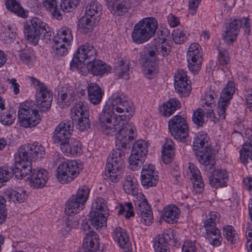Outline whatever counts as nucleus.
<instances>
[{
  "mask_svg": "<svg viewBox=\"0 0 252 252\" xmlns=\"http://www.w3.org/2000/svg\"><path fill=\"white\" fill-rule=\"evenodd\" d=\"M123 115H118L117 116L115 114L112 108L107 103L99 115V130L104 134L109 136L115 135L116 136L119 133L120 129H121L125 125L129 124L123 123L121 126L120 123L118 124L116 122L117 121H115L112 123V120L118 119V118H120L121 120L123 121Z\"/></svg>",
  "mask_w": 252,
  "mask_h": 252,
  "instance_id": "obj_6",
  "label": "nucleus"
},
{
  "mask_svg": "<svg viewBox=\"0 0 252 252\" xmlns=\"http://www.w3.org/2000/svg\"><path fill=\"white\" fill-rule=\"evenodd\" d=\"M112 236L115 243L120 248H127L130 245L127 231L120 226L114 228Z\"/></svg>",
  "mask_w": 252,
  "mask_h": 252,
  "instance_id": "obj_29",
  "label": "nucleus"
},
{
  "mask_svg": "<svg viewBox=\"0 0 252 252\" xmlns=\"http://www.w3.org/2000/svg\"><path fill=\"white\" fill-rule=\"evenodd\" d=\"M192 121L198 126H202L204 123V112L201 109L194 111L192 116Z\"/></svg>",
  "mask_w": 252,
  "mask_h": 252,
  "instance_id": "obj_61",
  "label": "nucleus"
},
{
  "mask_svg": "<svg viewBox=\"0 0 252 252\" xmlns=\"http://www.w3.org/2000/svg\"><path fill=\"white\" fill-rule=\"evenodd\" d=\"M21 179L27 177L30 179V185L34 188H41L44 186L49 179L48 172L44 169L35 168L31 170L26 175H22Z\"/></svg>",
  "mask_w": 252,
  "mask_h": 252,
  "instance_id": "obj_20",
  "label": "nucleus"
},
{
  "mask_svg": "<svg viewBox=\"0 0 252 252\" xmlns=\"http://www.w3.org/2000/svg\"><path fill=\"white\" fill-rule=\"evenodd\" d=\"M218 59L219 63L222 66L228 64L230 61L228 53L224 49H218Z\"/></svg>",
  "mask_w": 252,
  "mask_h": 252,
  "instance_id": "obj_60",
  "label": "nucleus"
},
{
  "mask_svg": "<svg viewBox=\"0 0 252 252\" xmlns=\"http://www.w3.org/2000/svg\"><path fill=\"white\" fill-rule=\"evenodd\" d=\"M170 43L169 41H168L165 37L162 36L154 38L153 41V44L155 47L156 53L163 57L168 56L171 52Z\"/></svg>",
  "mask_w": 252,
  "mask_h": 252,
  "instance_id": "obj_31",
  "label": "nucleus"
},
{
  "mask_svg": "<svg viewBox=\"0 0 252 252\" xmlns=\"http://www.w3.org/2000/svg\"><path fill=\"white\" fill-rule=\"evenodd\" d=\"M182 252H197L195 242L187 240L182 246Z\"/></svg>",
  "mask_w": 252,
  "mask_h": 252,
  "instance_id": "obj_64",
  "label": "nucleus"
},
{
  "mask_svg": "<svg viewBox=\"0 0 252 252\" xmlns=\"http://www.w3.org/2000/svg\"><path fill=\"white\" fill-rule=\"evenodd\" d=\"M204 232L203 235L210 245L218 247L221 245L222 238L220 230L216 225H207L203 226Z\"/></svg>",
  "mask_w": 252,
  "mask_h": 252,
  "instance_id": "obj_25",
  "label": "nucleus"
},
{
  "mask_svg": "<svg viewBox=\"0 0 252 252\" xmlns=\"http://www.w3.org/2000/svg\"><path fill=\"white\" fill-rule=\"evenodd\" d=\"M174 231L167 229L162 234H158L153 240L155 252H170L169 241L174 239Z\"/></svg>",
  "mask_w": 252,
  "mask_h": 252,
  "instance_id": "obj_21",
  "label": "nucleus"
},
{
  "mask_svg": "<svg viewBox=\"0 0 252 252\" xmlns=\"http://www.w3.org/2000/svg\"><path fill=\"white\" fill-rule=\"evenodd\" d=\"M136 128L134 126L127 124L119 130L116 136V149H113L107 159L105 167L106 175L108 179L113 183L118 182L124 168L125 152L127 145L132 141L136 135Z\"/></svg>",
  "mask_w": 252,
  "mask_h": 252,
  "instance_id": "obj_1",
  "label": "nucleus"
},
{
  "mask_svg": "<svg viewBox=\"0 0 252 252\" xmlns=\"http://www.w3.org/2000/svg\"><path fill=\"white\" fill-rule=\"evenodd\" d=\"M244 30L245 34H249L250 32V19L243 17L240 19H234L231 21L226 27L223 39L228 44H231L237 39L240 28Z\"/></svg>",
  "mask_w": 252,
  "mask_h": 252,
  "instance_id": "obj_13",
  "label": "nucleus"
},
{
  "mask_svg": "<svg viewBox=\"0 0 252 252\" xmlns=\"http://www.w3.org/2000/svg\"><path fill=\"white\" fill-rule=\"evenodd\" d=\"M71 116L72 120L83 116H89V107L87 104L82 101L76 103L71 109Z\"/></svg>",
  "mask_w": 252,
  "mask_h": 252,
  "instance_id": "obj_37",
  "label": "nucleus"
},
{
  "mask_svg": "<svg viewBox=\"0 0 252 252\" xmlns=\"http://www.w3.org/2000/svg\"><path fill=\"white\" fill-rule=\"evenodd\" d=\"M120 3H109L108 4V9L110 12L113 14H117L118 15H123L127 11V6L126 3L125 2L120 1Z\"/></svg>",
  "mask_w": 252,
  "mask_h": 252,
  "instance_id": "obj_56",
  "label": "nucleus"
},
{
  "mask_svg": "<svg viewBox=\"0 0 252 252\" xmlns=\"http://www.w3.org/2000/svg\"><path fill=\"white\" fill-rule=\"evenodd\" d=\"M87 70H83L81 67L80 71L83 75H86L90 73L94 75H102L107 73L111 70L112 67L104 62L100 60H96L89 63L86 65Z\"/></svg>",
  "mask_w": 252,
  "mask_h": 252,
  "instance_id": "obj_23",
  "label": "nucleus"
},
{
  "mask_svg": "<svg viewBox=\"0 0 252 252\" xmlns=\"http://www.w3.org/2000/svg\"><path fill=\"white\" fill-rule=\"evenodd\" d=\"M98 21L96 18H92L85 14L79 20L78 29L82 32L87 33L93 31L96 22Z\"/></svg>",
  "mask_w": 252,
  "mask_h": 252,
  "instance_id": "obj_35",
  "label": "nucleus"
},
{
  "mask_svg": "<svg viewBox=\"0 0 252 252\" xmlns=\"http://www.w3.org/2000/svg\"><path fill=\"white\" fill-rule=\"evenodd\" d=\"M219 92V89L218 87L210 85L205 93L202 95L200 103L202 106L212 108L218 96Z\"/></svg>",
  "mask_w": 252,
  "mask_h": 252,
  "instance_id": "obj_30",
  "label": "nucleus"
},
{
  "mask_svg": "<svg viewBox=\"0 0 252 252\" xmlns=\"http://www.w3.org/2000/svg\"><path fill=\"white\" fill-rule=\"evenodd\" d=\"M180 101L176 98H173L170 99L166 103L163 104L160 108V111L162 113L163 116L169 117L174 112L181 107Z\"/></svg>",
  "mask_w": 252,
  "mask_h": 252,
  "instance_id": "obj_41",
  "label": "nucleus"
},
{
  "mask_svg": "<svg viewBox=\"0 0 252 252\" xmlns=\"http://www.w3.org/2000/svg\"><path fill=\"white\" fill-rule=\"evenodd\" d=\"M187 175L192 182L193 191L196 193H201L204 189V185L198 167L192 163H189Z\"/></svg>",
  "mask_w": 252,
  "mask_h": 252,
  "instance_id": "obj_24",
  "label": "nucleus"
},
{
  "mask_svg": "<svg viewBox=\"0 0 252 252\" xmlns=\"http://www.w3.org/2000/svg\"><path fill=\"white\" fill-rule=\"evenodd\" d=\"M6 195L9 201L14 203H21L25 201L28 198V194L25 189L22 188L18 187L13 190H7Z\"/></svg>",
  "mask_w": 252,
  "mask_h": 252,
  "instance_id": "obj_33",
  "label": "nucleus"
},
{
  "mask_svg": "<svg viewBox=\"0 0 252 252\" xmlns=\"http://www.w3.org/2000/svg\"><path fill=\"white\" fill-rule=\"evenodd\" d=\"M58 103L60 107L69 106L71 103L75 99V95L70 91L66 92H61L58 94Z\"/></svg>",
  "mask_w": 252,
  "mask_h": 252,
  "instance_id": "obj_48",
  "label": "nucleus"
},
{
  "mask_svg": "<svg viewBox=\"0 0 252 252\" xmlns=\"http://www.w3.org/2000/svg\"><path fill=\"white\" fill-rule=\"evenodd\" d=\"M119 66L116 69V74L119 78L128 79L129 68L127 61L120 59L118 60Z\"/></svg>",
  "mask_w": 252,
  "mask_h": 252,
  "instance_id": "obj_50",
  "label": "nucleus"
},
{
  "mask_svg": "<svg viewBox=\"0 0 252 252\" xmlns=\"http://www.w3.org/2000/svg\"><path fill=\"white\" fill-rule=\"evenodd\" d=\"M53 40V52L60 57L66 55L68 53V49L73 41L71 31L66 27L61 28L57 31Z\"/></svg>",
  "mask_w": 252,
  "mask_h": 252,
  "instance_id": "obj_12",
  "label": "nucleus"
},
{
  "mask_svg": "<svg viewBox=\"0 0 252 252\" xmlns=\"http://www.w3.org/2000/svg\"><path fill=\"white\" fill-rule=\"evenodd\" d=\"M252 139H249L243 144L240 150V160L244 164H247L249 160L252 161Z\"/></svg>",
  "mask_w": 252,
  "mask_h": 252,
  "instance_id": "obj_44",
  "label": "nucleus"
},
{
  "mask_svg": "<svg viewBox=\"0 0 252 252\" xmlns=\"http://www.w3.org/2000/svg\"><path fill=\"white\" fill-rule=\"evenodd\" d=\"M102 10V5L96 0H91L86 7L85 14L92 18L99 19Z\"/></svg>",
  "mask_w": 252,
  "mask_h": 252,
  "instance_id": "obj_43",
  "label": "nucleus"
},
{
  "mask_svg": "<svg viewBox=\"0 0 252 252\" xmlns=\"http://www.w3.org/2000/svg\"><path fill=\"white\" fill-rule=\"evenodd\" d=\"M222 231L224 238L226 239L228 243L234 244L238 241V233L232 225H226L223 226Z\"/></svg>",
  "mask_w": 252,
  "mask_h": 252,
  "instance_id": "obj_46",
  "label": "nucleus"
},
{
  "mask_svg": "<svg viewBox=\"0 0 252 252\" xmlns=\"http://www.w3.org/2000/svg\"><path fill=\"white\" fill-rule=\"evenodd\" d=\"M174 152L173 142L170 139H166L162 150L163 162L166 164L170 163L173 158Z\"/></svg>",
  "mask_w": 252,
  "mask_h": 252,
  "instance_id": "obj_39",
  "label": "nucleus"
},
{
  "mask_svg": "<svg viewBox=\"0 0 252 252\" xmlns=\"http://www.w3.org/2000/svg\"><path fill=\"white\" fill-rule=\"evenodd\" d=\"M16 117V111L14 108L2 109L0 114V122L4 126L13 124Z\"/></svg>",
  "mask_w": 252,
  "mask_h": 252,
  "instance_id": "obj_40",
  "label": "nucleus"
},
{
  "mask_svg": "<svg viewBox=\"0 0 252 252\" xmlns=\"http://www.w3.org/2000/svg\"><path fill=\"white\" fill-rule=\"evenodd\" d=\"M98 248V235L94 231H89L83 238L82 246L79 252H96Z\"/></svg>",
  "mask_w": 252,
  "mask_h": 252,
  "instance_id": "obj_26",
  "label": "nucleus"
},
{
  "mask_svg": "<svg viewBox=\"0 0 252 252\" xmlns=\"http://www.w3.org/2000/svg\"><path fill=\"white\" fill-rule=\"evenodd\" d=\"M18 117L20 125L25 128L35 127L41 120L33 102L26 101L22 103L18 111Z\"/></svg>",
  "mask_w": 252,
  "mask_h": 252,
  "instance_id": "obj_7",
  "label": "nucleus"
},
{
  "mask_svg": "<svg viewBox=\"0 0 252 252\" xmlns=\"http://www.w3.org/2000/svg\"><path fill=\"white\" fill-rule=\"evenodd\" d=\"M148 152L147 143L143 140L140 139L133 144L131 153L134 155H137L146 157Z\"/></svg>",
  "mask_w": 252,
  "mask_h": 252,
  "instance_id": "obj_47",
  "label": "nucleus"
},
{
  "mask_svg": "<svg viewBox=\"0 0 252 252\" xmlns=\"http://www.w3.org/2000/svg\"><path fill=\"white\" fill-rule=\"evenodd\" d=\"M141 183L145 188L155 186L158 182V172L151 164L143 165L141 172Z\"/></svg>",
  "mask_w": 252,
  "mask_h": 252,
  "instance_id": "obj_22",
  "label": "nucleus"
},
{
  "mask_svg": "<svg viewBox=\"0 0 252 252\" xmlns=\"http://www.w3.org/2000/svg\"><path fill=\"white\" fill-rule=\"evenodd\" d=\"M107 103L114 111H115L120 114L124 112L127 113V115H123L122 118L124 119H129L133 114L135 109L132 102L123 94H113L109 98Z\"/></svg>",
  "mask_w": 252,
  "mask_h": 252,
  "instance_id": "obj_14",
  "label": "nucleus"
},
{
  "mask_svg": "<svg viewBox=\"0 0 252 252\" xmlns=\"http://www.w3.org/2000/svg\"><path fill=\"white\" fill-rule=\"evenodd\" d=\"M172 36L173 40L175 43L181 44L187 39L188 34L184 29H178L173 31Z\"/></svg>",
  "mask_w": 252,
  "mask_h": 252,
  "instance_id": "obj_57",
  "label": "nucleus"
},
{
  "mask_svg": "<svg viewBox=\"0 0 252 252\" xmlns=\"http://www.w3.org/2000/svg\"><path fill=\"white\" fill-rule=\"evenodd\" d=\"M43 7L58 20L62 19V9L57 6V0H42Z\"/></svg>",
  "mask_w": 252,
  "mask_h": 252,
  "instance_id": "obj_42",
  "label": "nucleus"
},
{
  "mask_svg": "<svg viewBox=\"0 0 252 252\" xmlns=\"http://www.w3.org/2000/svg\"><path fill=\"white\" fill-rule=\"evenodd\" d=\"M16 162L13 166L9 168L8 167H0V182H6L10 179L12 176H14L18 179H21V178H18L16 172Z\"/></svg>",
  "mask_w": 252,
  "mask_h": 252,
  "instance_id": "obj_52",
  "label": "nucleus"
},
{
  "mask_svg": "<svg viewBox=\"0 0 252 252\" xmlns=\"http://www.w3.org/2000/svg\"><path fill=\"white\" fill-rule=\"evenodd\" d=\"M235 92V84L233 81H229L220 94L218 103L217 112L220 120H224L226 115V110L230 104L233 95Z\"/></svg>",
  "mask_w": 252,
  "mask_h": 252,
  "instance_id": "obj_16",
  "label": "nucleus"
},
{
  "mask_svg": "<svg viewBox=\"0 0 252 252\" xmlns=\"http://www.w3.org/2000/svg\"><path fill=\"white\" fill-rule=\"evenodd\" d=\"M221 173L218 171H215L210 176L209 178V184L211 187L215 188L218 189L227 186L226 184V179L225 177L222 178L221 180H219V177Z\"/></svg>",
  "mask_w": 252,
  "mask_h": 252,
  "instance_id": "obj_51",
  "label": "nucleus"
},
{
  "mask_svg": "<svg viewBox=\"0 0 252 252\" xmlns=\"http://www.w3.org/2000/svg\"><path fill=\"white\" fill-rule=\"evenodd\" d=\"M90 191V188L87 186H83L79 188L76 194L72 195L66 202L65 214L73 216L82 211L88 198Z\"/></svg>",
  "mask_w": 252,
  "mask_h": 252,
  "instance_id": "obj_10",
  "label": "nucleus"
},
{
  "mask_svg": "<svg viewBox=\"0 0 252 252\" xmlns=\"http://www.w3.org/2000/svg\"><path fill=\"white\" fill-rule=\"evenodd\" d=\"M193 150L200 164L204 165H213L214 164L213 148L211 146L210 138L206 132L200 131L195 134Z\"/></svg>",
  "mask_w": 252,
  "mask_h": 252,
  "instance_id": "obj_4",
  "label": "nucleus"
},
{
  "mask_svg": "<svg viewBox=\"0 0 252 252\" xmlns=\"http://www.w3.org/2000/svg\"><path fill=\"white\" fill-rule=\"evenodd\" d=\"M168 129L176 140L186 142L189 135V126L185 118L179 115L172 117L168 122Z\"/></svg>",
  "mask_w": 252,
  "mask_h": 252,
  "instance_id": "obj_15",
  "label": "nucleus"
},
{
  "mask_svg": "<svg viewBox=\"0 0 252 252\" xmlns=\"http://www.w3.org/2000/svg\"><path fill=\"white\" fill-rule=\"evenodd\" d=\"M90 217L92 225L96 229L106 227V217L102 213L92 211L90 213Z\"/></svg>",
  "mask_w": 252,
  "mask_h": 252,
  "instance_id": "obj_45",
  "label": "nucleus"
},
{
  "mask_svg": "<svg viewBox=\"0 0 252 252\" xmlns=\"http://www.w3.org/2000/svg\"><path fill=\"white\" fill-rule=\"evenodd\" d=\"M77 123L76 128L80 131H85L88 130L90 126V123L89 119V116H83L81 118L77 119Z\"/></svg>",
  "mask_w": 252,
  "mask_h": 252,
  "instance_id": "obj_59",
  "label": "nucleus"
},
{
  "mask_svg": "<svg viewBox=\"0 0 252 252\" xmlns=\"http://www.w3.org/2000/svg\"><path fill=\"white\" fill-rule=\"evenodd\" d=\"M190 84V81L174 83L175 91L180 96L186 97L190 93L191 89Z\"/></svg>",
  "mask_w": 252,
  "mask_h": 252,
  "instance_id": "obj_49",
  "label": "nucleus"
},
{
  "mask_svg": "<svg viewBox=\"0 0 252 252\" xmlns=\"http://www.w3.org/2000/svg\"><path fill=\"white\" fill-rule=\"evenodd\" d=\"M180 215V209L175 205H170L164 208L162 216L165 222L173 224L177 221Z\"/></svg>",
  "mask_w": 252,
  "mask_h": 252,
  "instance_id": "obj_32",
  "label": "nucleus"
},
{
  "mask_svg": "<svg viewBox=\"0 0 252 252\" xmlns=\"http://www.w3.org/2000/svg\"><path fill=\"white\" fill-rule=\"evenodd\" d=\"M60 146L62 152L66 156H77L82 153L81 144L75 138H71L68 141L60 144Z\"/></svg>",
  "mask_w": 252,
  "mask_h": 252,
  "instance_id": "obj_28",
  "label": "nucleus"
},
{
  "mask_svg": "<svg viewBox=\"0 0 252 252\" xmlns=\"http://www.w3.org/2000/svg\"><path fill=\"white\" fill-rule=\"evenodd\" d=\"M21 60L29 66H32L35 62V56L32 49H28L22 52L20 54Z\"/></svg>",
  "mask_w": 252,
  "mask_h": 252,
  "instance_id": "obj_55",
  "label": "nucleus"
},
{
  "mask_svg": "<svg viewBox=\"0 0 252 252\" xmlns=\"http://www.w3.org/2000/svg\"><path fill=\"white\" fill-rule=\"evenodd\" d=\"M6 9L22 18H27L28 12L15 0H3Z\"/></svg>",
  "mask_w": 252,
  "mask_h": 252,
  "instance_id": "obj_38",
  "label": "nucleus"
},
{
  "mask_svg": "<svg viewBox=\"0 0 252 252\" xmlns=\"http://www.w3.org/2000/svg\"><path fill=\"white\" fill-rule=\"evenodd\" d=\"M98 52L94 46L90 43H86L79 47L76 56L70 63V68L74 70L79 69L82 63L86 62L87 64L97 58Z\"/></svg>",
  "mask_w": 252,
  "mask_h": 252,
  "instance_id": "obj_11",
  "label": "nucleus"
},
{
  "mask_svg": "<svg viewBox=\"0 0 252 252\" xmlns=\"http://www.w3.org/2000/svg\"><path fill=\"white\" fill-rule=\"evenodd\" d=\"M80 0H62L61 9L64 12H71L79 3Z\"/></svg>",
  "mask_w": 252,
  "mask_h": 252,
  "instance_id": "obj_58",
  "label": "nucleus"
},
{
  "mask_svg": "<svg viewBox=\"0 0 252 252\" xmlns=\"http://www.w3.org/2000/svg\"><path fill=\"white\" fill-rule=\"evenodd\" d=\"M135 205L140 220L145 225H150L153 222V216L151 206L143 193L137 194Z\"/></svg>",
  "mask_w": 252,
  "mask_h": 252,
  "instance_id": "obj_17",
  "label": "nucleus"
},
{
  "mask_svg": "<svg viewBox=\"0 0 252 252\" xmlns=\"http://www.w3.org/2000/svg\"><path fill=\"white\" fill-rule=\"evenodd\" d=\"M188 66L194 74L198 73L203 60L202 51L200 45L193 43L190 45L187 54Z\"/></svg>",
  "mask_w": 252,
  "mask_h": 252,
  "instance_id": "obj_18",
  "label": "nucleus"
},
{
  "mask_svg": "<svg viewBox=\"0 0 252 252\" xmlns=\"http://www.w3.org/2000/svg\"><path fill=\"white\" fill-rule=\"evenodd\" d=\"M219 219V214L216 212H211L203 222V226L207 225H213L217 226V222Z\"/></svg>",
  "mask_w": 252,
  "mask_h": 252,
  "instance_id": "obj_63",
  "label": "nucleus"
},
{
  "mask_svg": "<svg viewBox=\"0 0 252 252\" xmlns=\"http://www.w3.org/2000/svg\"><path fill=\"white\" fill-rule=\"evenodd\" d=\"M137 181L132 176L128 175L125 178L124 182L123 188L125 192L128 194L132 195L134 196V201L137 199L136 195L141 192L137 191Z\"/></svg>",
  "mask_w": 252,
  "mask_h": 252,
  "instance_id": "obj_34",
  "label": "nucleus"
},
{
  "mask_svg": "<svg viewBox=\"0 0 252 252\" xmlns=\"http://www.w3.org/2000/svg\"><path fill=\"white\" fill-rule=\"evenodd\" d=\"M158 24L157 20L153 17H145L134 26L131 32L133 41L142 44L149 41L157 32Z\"/></svg>",
  "mask_w": 252,
  "mask_h": 252,
  "instance_id": "obj_5",
  "label": "nucleus"
},
{
  "mask_svg": "<svg viewBox=\"0 0 252 252\" xmlns=\"http://www.w3.org/2000/svg\"><path fill=\"white\" fill-rule=\"evenodd\" d=\"M30 81L35 89V98L38 108L46 111L51 108L53 93L46 85L34 77H30Z\"/></svg>",
  "mask_w": 252,
  "mask_h": 252,
  "instance_id": "obj_8",
  "label": "nucleus"
},
{
  "mask_svg": "<svg viewBox=\"0 0 252 252\" xmlns=\"http://www.w3.org/2000/svg\"><path fill=\"white\" fill-rule=\"evenodd\" d=\"M44 156V147L37 142L20 147L15 155L17 177L21 178L22 175L30 171L32 160H38Z\"/></svg>",
  "mask_w": 252,
  "mask_h": 252,
  "instance_id": "obj_2",
  "label": "nucleus"
},
{
  "mask_svg": "<svg viewBox=\"0 0 252 252\" xmlns=\"http://www.w3.org/2000/svg\"><path fill=\"white\" fill-rule=\"evenodd\" d=\"M146 158L137 155H134L131 153L128 158L129 168L132 170H138L144 163Z\"/></svg>",
  "mask_w": 252,
  "mask_h": 252,
  "instance_id": "obj_53",
  "label": "nucleus"
},
{
  "mask_svg": "<svg viewBox=\"0 0 252 252\" xmlns=\"http://www.w3.org/2000/svg\"><path fill=\"white\" fill-rule=\"evenodd\" d=\"M82 170L75 160H67L59 164L56 170V178L62 184H68L73 181L79 174Z\"/></svg>",
  "mask_w": 252,
  "mask_h": 252,
  "instance_id": "obj_9",
  "label": "nucleus"
},
{
  "mask_svg": "<svg viewBox=\"0 0 252 252\" xmlns=\"http://www.w3.org/2000/svg\"><path fill=\"white\" fill-rule=\"evenodd\" d=\"M145 56L146 61L143 65L144 72L148 78L151 79L158 72V67L157 64L158 59L155 50L149 51Z\"/></svg>",
  "mask_w": 252,
  "mask_h": 252,
  "instance_id": "obj_27",
  "label": "nucleus"
},
{
  "mask_svg": "<svg viewBox=\"0 0 252 252\" xmlns=\"http://www.w3.org/2000/svg\"><path fill=\"white\" fill-rule=\"evenodd\" d=\"M15 33L11 31L9 27H2L0 29V39L6 44L13 42Z\"/></svg>",
  "mask_w": 252,
  "mask_h": 252,
  "instance_id": "obj_54",
  "label": "nucleus"
},
{
  "mask_svg": "<svg viewBox=\"0 0 252 252\" xmlns=\"http://www.w3.org/2000/svg\"><path fill=\"white\" fill-rule=\"evenodd\" d=\"M74 126L72 121H63L56 127L52 139L54 143L61 144L70 139Z\"/></svg>",
  "mask_w": 252,
  "mask_h": 252,
  "instance_id": "obj_19",
  "label": "nucleus"
},
{
  "mask_svg": "<svg viewBox=\"0 0 252 252\" xmlns=\"http://www.w3.org/2000/svg\"><path fill=\"white\" fill-rule=\"evenodd\" d=\"M92 205V208L94 209L93 211L102 213L106 208V202L103 198L99 197L95 200Z\"/></svg>",
  "mask_w": 252,
  "mask_h": 252,
  "instance_id": "obj_62",
  "label": "nucleus"
},
{
  "mask_svg": "<svg viewBox=\"0 0 252 252\" xmlns=\"http://www.w3.org/2000/svg\"><path fill=\"white\" fill-rule=\"evenodd\" d=\"M24 33L27 40L33 46L38 44L42 34L47 42L51 40L52 37V32L48 25L37 17H33L26 22L24 27Z\"/></svg>",
  "mask_w": 252,
  "mask_h": 252,
  "instance_id": "obj_3",
  "label": "nucleus"
},
{
  "mask_svg": "<svg viewBox=\"0 0 252 252\" xmlns=\"http://www.w3.org/2000/svg\"><path fill=\"white\" fill-rule=\"evenodd\" d=\"M88 98L92 103L99 104L101 101L102 92L100 88L94 83H90L88 87Z\"/></svg>",
  "mask_w": 252,
  "mask_h": 252,
  "instance_id": "obj_36",
  "label": "nucleus"
}]
</instances>
